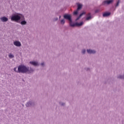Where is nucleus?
<instances>
[{
	"label": "nucleus",
	"mask_w": 124,
	"mask_h": 124,
	"mask_svg": "<svg viewBox=\"0 0 124 124\" xmlns=\"http://www.w3.org/2000/svg\"><path fill=\"white\" fill-rule=\"evenodd\" d=\"M29 71V68L24 65H20L18 67V71L17 73H26Z\"/></svg>",
	"instance_id": "f03ea898"
},
{
	"label": "nucleus",
	"mask_w": 124,
	"mask_h": 124,
	"mask_svg": "<svg viewBox=\"0 0 124 124\" xmlns=\"http://www.w3.org/2000/svg\"><path fill=\"white\" fill-rule=\"evenodd\" d=\"M11 21H15L18 22L19 20H25V17L22 15L19 14L14 15L11 17Z\"/></svg>",
	"instance_id": "f257e3e1"
},
{
	"label": "nucleus",
	"mask_w": 124,
	"mask_h": 124,
	"mask_svg": "<svg viewBox=\"0 0 124 124\" xmlns=\"http://www.w3.org/2000/svg\"><path fill=\"white\" fill-rule=\"evenodd\" d=\"M118 78H120V79H124V76H120L118 77Z\"/></svg>",
	"instance_id": "f3484780"
},
{
	"label": "nucleus",
	"mask_w": 124,
	"mask_h": 124,
	"mask_svg": "<svg viewBox=\"0 0 124 124\" xmlns=\"http://www.w3.org/2000/svg\"><path fill=\"white\" fill-rule=\"evenodd\" d=\"M78 9L77 10H79V9H81L82 8V5L81 4H78Z\"/></svg>",
	"instance_id": "ddd939ff"
},
{
	"label": "nucleus",
	"mask_w": 124,
	"mask_h": 124,
	"mask_svg": "<svg viewBox=\"0 0 124 124\" xmlns=\"http://www.w3.org/2000/svg\"><path fill=\"white\" fill-rule=\"evenodd\" d=\"M16 69H17V68H16V67L14 68V71H15V72H17V71H18V70L17 71Z\"/></svg>",
	"instance_id": "412c9836"
},
{
	"label": "nucleus",
	"mask_w": 124,
	"mask_h": 124,
	"mask_svg": "<svg viewBox=\"0 0 124 124\" xmlns=\"http://www.w3.org/2000/svg\"><path fill=\"white\" fill-rule=\"evenodd\" d=\"M78 14V11H76L74 12V15H77Z\"/></svg>",
	"instance_id": "a211bd4d"
},
{
	"label": "nucleus",
	"mask_w": 124,
	"mask_h": 124,
	"mask_svg": "<svg viewBox=\"0 0 124 124\" xmlns=\"http://www.w3.org/2000/svg\"><path fill=\"white\" fill-rule=\"evenodd\" d=\"M21 22H20L21 25H25L27 24V21H26V20H21Z\"/></svg>",
	"instance_id": "9d476101"
},
{
	"label": "nucleus",
	"mask_w": 124,
	"mask_h": 124,
	"mask_svg": "<svg viewBox=\"0 0 124 124\" xmlns=\"http://www.w3.org/2000/svg\"><path fill=\"white\" fill-rule=\"evenodd\" d=\"M88 16H91V13H89V14H88Z\"/></svg>",
	"instance_id": "b1692460"
},
{
	"label": "nucleus",
	"mask_w": 124,
	"mask_h": 124,
	"mask_svg": "<svg viewBox=\"0 0 124 124\" xmlns=\"http://www.w3.org/2000/svg\"><path fill=\"white\" fill-rule=\"evenodd\" d=\"M87 51L88 53V54H95V50H91V49H87Z\"/></svg>",
	"instance_id": "6e6552de"
},
{
	"label": "nucleus",
	"mask_w": 124,
	"mask_h": 124,
	"mask_svg": "<svg viewBox=\"0 0 124 124\" xmlns=\"http://www.w3.org/2000/svg\"><path fill=\"white\" fill-rule=\"evenodd\" d=\"M64 104H62V105H63Z\"/></svg>",
	"instance_id": "bb28decb"
},
{
	"label": "nucleus",
	"mask_w": 124,
	"mask_h": 124,
	"mask_svg": "<svg viewBox=\"0 0 124 124\" xmlns=\"http://www.w3.org/2000/svg\"><path fill=\"white\" fill-rule=\"evenodd\" d=\"M64 19L68 20L69 22H71L72 19H71V16L70 15H64L63 16Z\"/></svg>",
	"instance_id": "20e7f679"
},
{
	"label": "nucleus",
	"mask_w": 124,
	"mask_h": 124,
	"mask_svg": "<svg viewBox=\"0 0 124 124\" xmlns=\"http://www.w3.org/2000/svg\"><path fill=\"white\" fill-rule=\"evenodd\" d=\"M0 20H1L2 22H7L8 18L5 16H3L0 18Z\"/></svg>",
	"instance_id": "0eeeda50"
},
{
	"label": "nucleus",
	"mask_w": 124,
	"mask_h": 124,
	"mask_svg": "<svg viewBox=\"0 0 124 124\" xmlns=\"http://www.w3.org/2000/svg\"><path fill=\"white\" fill-rule=\"evenodd\" d=\"M14 45H15V46H16V47H20V46H21V42L18 41H15L14 42Z\"/></svg>",
	"instance_id": "39448f33"
},
{
	"label": "nucleus",
	"mask_w": 124,
	"mask_h": 124,
	"mask_svg": "<svg viewBox=\"0 0 124 124\" xmlns=\"http://www.w3.org/2000/svg\"><path fill=\"white\" fill-rule=\"evenodd\" d=\"M113 2V0H107L103 2V4H110Z\"/></svg>",
	"instance_id": "423d86ee"
},
{
	"label": "nucleus",
	"mask_w": 124,
	"mask_h": 124,
	"mask_svg": "<svg viewBox=\"0 0 124 124\" xmlns=\"http://www.w3.org/2000/svg\"><path fill=\"white\" fill-rule=\"evenodd\" d=\"M92 19V16H88V17L86 18V20H87V21H88V20H90V19Z\"/></svg>",
	"instance_id": "dca6fc26"
},
{
	"label": "nucleus",
	"mask_w": 124,
	"mask_h": 124,
	"mask_svg": "<svg viewBox=\"0 0 124 124\" xmlns=\"http://www.w3.org/2000/svg\"><path fill=\"white\" fill-rule=\"evenodd\" d=\"M9 57L10 58V59H12L13 58H14V55H13L12 54H10L9 55Z\"/></svg>",
	"instance_id": "4468645a"
},
{
	"label": "nucleus",
	"mask_w": 124,
	"mask_h": 124,
	"mask_svg": "<svg viewBox=\"0 0 124 124\" xmlns=\"http://www.w3.org/2000/svg\"><path fill=\"white\" fill-rule=\"evenodd\" d=\"M84 24V22H81L79 23H72V20H71V21H69V25L71 27H75L77 26L78 27H80V26H82Z\"/></svg>",
	"instance_id": "7ed1b4c3"
},
{
	"label": "nucleus",
	"mask_w": 124,
	"mask_h": 124,
	"mask_svg": "<svg viewBox=\"0 0 124 124\" xmlns=\"http://www.w3.org/2000/svg\"><path fill=\"white\" fill-rule=\"evenodd\" d=\"M28 104H29V103H27L26 105H27Z\"/></svg>",
	"instance_id": "a878e982"
},
{
	"label": "nucleus",
	"mask_w": 124,
	"mask_h": 124,
	"mask_svg": "<svg viewBox=\"0 0 124 124\" xmlns=\"http://www.w3.org/2000/svg\"><path fill=\"white\" fill-rule=\"evenodd\" d=\"M61 22L62 25H64V24L65 23V21H64V19H62L61 20Z\"/></svg>",
	"instance_id": "2eb2a0df"
},
{
	"label": "nucleus",
	"mask_w": 124,
	"mask_h": 124,
	"mask_svg": "<svg viewBox=\"0 0 124 124\" xmlns=\"http://www.w3.org/2000/svg\"><path fill=\"white\" fill-rule=\"evenodd\" d=\"M41 65H42V66H43V65H44V62L42 63H41Z\"/></svg>",
	"instance_id": "4be33fe9"
},
{
	"label": "nucleus",
	"mask_w": 124,
	"mask_h": 124,
	"mask_svg": "<svg viewBox=\"0 0 124 124\" xmlns=\"http://www.w3.org/2000/svg\"><path fill=\"white\" fill-rule=\"evenodd\" d=\"M111 15V13H105L103 14V17H108Z\"/></svg>",
	"instance_id": "1a4fd4ad"
},
{
	"label": "nucleus",
	"mask_w": 124,
	"mask_h": 124,
	"mask_svg": "<svg viewBox=\"0 0 124 124\" xmlns=\"http://www.w3.org/2000/svg\"><path fill=\"white\" fill-rule=\"evenodd\" d=\"M82 54H85L86 53V49L82 50Z\"/></svg>",
	"instance_id": "aec40b11"
},
{
	"label": "nucleus",
	"mask_w": 124,
	"mask_h": 124,
	"mask_svg": "<svg viewBox=\"0 0 124 124\" xmlns=\"http://www.w3.org/2000/svg\"><path fill=\"white\" fill-rule=\"evenodd\" d=\"M119 3H120V0H118L116 3V6H119Z\"/></svg>",
	"instance_id": "6ab92c4d"
},
{
	"label": "nucleus",
	"mask_w": 124,
	"mask_h": 124,
	"mask_svg": "<svg viewBox=\"0 0 124 124\" xmlns=\"http://www.w3.org/2000/svg\"><path fill=\"white\" fill-rule=\"evenodd\" d=\"M30 63L31 64V62H30Z\"/></svg>",
	"instance_id": "393cba45"
},
{
	"label": "nucleus",
	"mask_w": 124,
	"mask_h": 124,
	"mask_svg": "<svg viewBox=\"0 0 124 124\" xmlns=\"http://www.w3.org/2000/svg\"><path fill=\"white\" fill-rule=\"evenodd\" d=\"M31 64H32V65H34V66H37V65H38V63L35 62H32Z\"/></svg>",
	"instance_id": "f8f14e48"
},
{
	"label": "nucleus",
	"mask_w": 124,
	"mask_h": 124,
	"mask_svg": "<svg viewBox=\"0 0 124 124\" xmlns=\"http://www.w3.org/2000/svg\"><path fill=\"white\" fill-rule=\"evenodd\" d=\"M85 14V12H83L82 13L80 14L79 16L76 19V21H78V20H79V19L81 18V17H82V16H83V15H84Z\"/></svg>",
	"instance_id": "9b49d317"
},
{
	"label": "nucleus",
	"mask_w": 124,
	"mask_h": 124,
	"mask_svg": "<svg viewBox=\"0 0 124 124\" xmlns=\"http://www.w3.org/2000/svg\"><path fill=\"white\" fill-rule=\"evenodd\" d=\"M95 13H97V12H98V10H96L95 11Z\"/></svg>",
	"instance_id": "5701e85b"
}]
</instances>
